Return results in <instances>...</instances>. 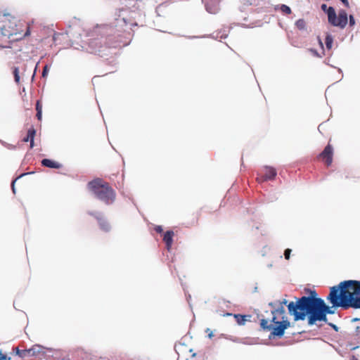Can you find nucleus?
Masks as SVG:
<instances>
[{
  "instance_id": "f257e3e1",
  "label": "nucleus",
  "mask_w": 360,
  "mask_h": 360,
  "mask_svg": "<svg viewBox=\"0 0 360 360\" xmlns=\"http://www.w3.org/2000/svg\"><path fill=\"white\" fill-rule=\"evenodd\" d=\"M289 314L295 321L304 320L307 316L308 324L312 326L316 321L327 322V314H334L332 307L326 304L321 298L300 297L295 302L288 304Z\"/></svg>"
},
{
  "instance_id": "f03ea898",
  "label": "nucleus",
  "mask_w": 360,
  "mask_h": 360,
  "mask_svg": "<svg viewBox=\"0 0 360 360\" xmlns=\"http://www.w3.org/2000/svg\"><path fill=\"white\" fill-rule=\"evenodd\" d=\"M327 300L332 307L360 309V281L347 280L330 287Z\"/></svg>"
},
{
  "instance_id": "7ed1b4c3",
  "label": "nucleus",
  "mask_w": 360,
  "mask_h": 360,
  "mask_svg": "<svg viewBox=\"0 0 360 360\" xmlns=\"http://www.w3.org/2000/svg\"><path fill=\"white\" fill-rule=\"evenodd\" d=\"M270 323L268 320L262 319L260 326L265 330L271 331V336L281 338L285 330L290 327V323L285 316V310L283 307L273 311Z\"/></svg>"
},
{
  "instance_id": "20e7f679",
  "label": "nucleus",
  "mask_w": 360,
  "mask_h": 360,
  "mask_svg": "<svg viewBox=\"0 0 360 360\" xmlns=\"http://www.w3.org/2000/svg\"><path fill=\"white\" fill-rule=\"evenodd\" d=\"M88 187L97 198L107 205L112 203L115 200V190L108 183L101 179H96L89 182Z\"/></svg>"
},
{
  "instance_id": "39448f33",
  "label": "nucleus",
  "mask_w": 360,
  "mask_h": 360,
  "mask_svg": "<svg viewBox=\"0 0 360 360\" xmlns=\"http://www.w3.org/2000/svg\"><path fill=\"white\" fill-rule=\"evenodd\" d=\"M60 354L61 352L60 351L46 349L39 345H34L29 349H24V356H33L37 359L50 356L58 359Z\"/></svg>"
},
{
  "instance_id": "423d86ee",
  "label": "nucleus",
  "mask_w": 360,
  "mask_h": 360,
  "mask_svg": "<svg viewBox=\"0 0 360 360\" xmlns=\"http://www.w3.org/2000/svg\"><path fill=\"white\" fill-rule=\"evenodd\" d=\"M328 20L330 24L333 26L345 28L347 24V13L345 10H340L337 17L335 9L330 6L327 10Z\"/></svg>"
},
{
  "instance_id": "0eeeda50",
  "label": "nucleus",
  "mask_w": 360,
  "mask_h": 360,
  "mask_svg": "<svg viewBox=\"0 0 360 360\" xmlns=\"http://www.w3.org/2000/svg\"><path fill=\"white\" fill-rule=\"evenodd\" d=\"M124 34L114 32L103 37V43L106 48V52L110 49H117L124 46L127 42L124 40Z\"/></svg>"
},
{
  "instance_id": "6e6552de",
  "label": "nucleus",
  "mask_w": 360,
  "mask_h": 360,
  "mask_svg": "<svg viewBox=\"0 0 360 360\" xmlns=\"http://www.w3.org/2000/svg\"><path fill=\"white\" fill-rule=\"evenodd\" d=\"M88 50L89 52L98 54L101 56H107L106 48L104 47L103 37L91 38L88 40Z\"/></svg>"
},
{
  "instance_id": "1a4fd4ad",
  "label": "nucleus",
  "mask_w": 360,
  "mask_h": 360,
  "mask_svg": "<svg viewBox=\"0 0 360 360\" xmlns=\"http://www.w3.org/2000/svg\"><path fill=\"white\" fill-rule=\"evenodd\" d=\"M3 15L9 16V20H8V22H5L4 25L6 26V29L7 30H11L12 31V32H10L11 34H8V35L0 34V46L6 47L7 46L4 45L2 42L3 41L6 42L7 41V39H10L13 35H16L18 34L17 33L18 20L14 15H12L11 13H4ZM0 16H2V15H0Z\"/></svg>"
},
{
  "instance_id": "9d476101",
  "label": "nucleus",
  "mask_w": 360,
  "mask_h": 360,
  "mask_svg": "<svg viewBox=\"0 0 360 360\" xmlns=\"http://www.w3.org/2000/svg\"><path fill=\"white\" fill-rule=\"evenodd\" d=\"M319 157L325 162L327 167L331 165L333 157V148L330 143H328Z\"/></svg>"
},
{
  "instance_id": "9b49d317",
  "label": "nucleus",
  "mask_w": 360,
  "mask_h": 360,
  "mask_svg": "<svg viewBox=\"0 0 360 360\" xmlns=\"http://www.w3.org/2000/svg\"><path fill=\"white\" fill-rule=\"evenodd\" d=\"M264 173L261 177H257V180L258 182H263L267 180H273L276 177L277 172L274 167L266 166L264 168Z\"/></svg>"
},
{
  "instance_id": "f8f14e48",
  "label": "nucleus",
  "mask_w": 360,
  "mask_h": 360,
  "mask_svg": "<svg viewBox=\"0 0 360 360\" xmlns=\"http://www.w3.org/2000/svg\"><path fill=\"white\" fill-rule=\"evenodd\" d=\"M89 214L96 219L101 230L105 232L110 231V226L102 214L98 212H89Z\"/></svg>"
},
{
  "instance_id": "ddd939ff",
  "label": "nucleus",
  "mask_w": 360,
  "mask_h": 360,
  "mask_svg": "<svg viewBox=\"0 0 360 360\" xmlns=\"http://www.w3.org/2000/svg\"><path fill=\"white\" fill-rule=\"evenodd\" d=\"M205 8L207 12L212 14H216L219 11V4L217 0H210L205 4Z\"/></svg>"
},
{
  "instance_id": "4468645a",
  "label": "nucleus",
  "mask_w": 360,
  "mask_h": 360,
  "mask_svg": "<svg viewBox=\"0 0 360 360\" xmlns=\"http://www.w3.org/2000/svg\"><path fill=\"white\" fill-rule=\"evenodd\" d=\"M8 43V47L11 49L14 53L21 51L22 42L20 37L10 39Z\"/></svg>"
},
{
  "instance_id": "2eb2a0df",
  "label": "nucleus",
  "mask_w": 360,
  "mask_h": 360,
  "mask_svg": "<svg viewBox=\"0 0 360 360\" xmlns=\"http://www.w3.org/2000/svg\"><path fill=\"white\" fill-rule=\"evenodd\" d=\"M174 236V233L172 231H167L165 233L163 237V241L166 244V248L167 250H170L172 243H173V237Z\"/></svg>"
},
{
  "instance_id": "dca6fc26",
  "label": "nucleus",
  "mask_w": 360,
  "mask_h": 360,
  "mask_svg": "<svg viewBox=\"0 0 360 360\" xmlns=\"http://www.w3.org/2000/svg\"><path fill=\"white\" fill-rule=\"evenodd\" d=\"M9 20V16L8 15H2L0 16V34L3 35H8L11 34V32H12L11 30H6V26L4 25L5 22H8Z\"/></svg>"
},
{
  "instance_id": "f3484780",
  "label": "nucleus",
  "mask_w": 360,
  "mask_h": 360,
  "mask_svg": "<svg viewBox=\"0 0 360 360\" xmlns=\"http://www.w3.org/2000/svg\"><path fill=\"white\" fill-rule=\"evenodd\" d=\"M35 135H36V130L34 129V128L33 127H32L27 131V137L24 138V142H27V141L30 142V148H33L34 145V139Z\"/></svg>"
},
{
  "instance_id": "a211bd4d",
  "label": "nucleus",
  "mask_w": 360,
  "mask_h": 360,
  "mask_svg": "<svg viewBox=\"0 0 360 360\" xmlns=\"http://www.w3.org/2000/svg\"><path fill=\"white\" fill-rule=\"evenodd\" d=\"M41 165L44 167L55 169H59L61 167L60 163L54 162L49 159H43L41 161Z\"/></svg>"
},
{
  "instance_id": "6ab92c4d",
  "label": "nucleus",
  "mask_w": 360,
  "mask_h": 360,
  "mask_svg": "<svg viewBox=\"0 0 360 360\" xmlns=\"http://www.w3.org/2000/svg\"><path fill=\"white\" fill-rule=\"evenodd\" d=\"M34 21L32 20L31 22H27V29L25 32L24 33V38L30 36L31 33L34 31Z\"/></svg>"
},
{
  "instance_id": "aec40b11",
  "label": "nucleus",
  "mask_w": 360,
  "mask_h": 360,
  "mask_svg": "<svg viewBox=\"0 0 360 360\" xmlns=\"http://www.w3.org/2000/svg\"><path fill=\"white\" fill-rule=\"evenodd\" d=\"M36 110H37L36 116L39 120H41V117H42V105L41 104V102L39 101H37Z\"/></svg>"
},
{
  "instance_id": "412c9836",
  "label": "nucleus",
  "mask_w": 360,
  "mask_h": 360,
  "mask_svg": "<svg viewBox=\"0 0 360 360\" xmlns=\"http://www.w3.org/2000/svg\"><path fill=\"white\" fill-rule=\"evenodd\" d=\"M333 43V37L330 34H328L325 39V44H326V48L328 50H330L332 49Z\"/></svg>"
},
{
  "instance_id": "4be33fe9",
  "label": "nucleus",
  "mask_w": 360,
  "mask_h": 360,
  "mask_svg": "<svg viewBox=\"0 0 360 360\" xmlns=\"http://www.w3.org/2000/svg\"><path fill=\"white\" fill-rule=\"evenodd\" d=\"M234 317L239 325L245 324V321H247L246 316L245 315L235 314Z\"/></svg>"
},
{
  "instance_id": "5701e85b",
  "label": "nucleus",
  "mask_w": 360,
  "mask_h": 360,
  "mask_svg": "<svg viewBox=\"0 0 360 360\" xmlns=\"http://www.w3.org/2000/svg\"><path fill=\"white\" fill-rule=\"evenodd\" d=\"M295 26L300 30H304L306 27V22L304 19H299L295 22Z\"/></svg>"
},
{
  "instance_id": "b1692460",
  "label": "nucleus",
  "mask_w": 360,
  "mask_h": 360,
  "mask_svg": "<svg viewBox=\"0 0 360 360\" xmlns=\"http://www.w3.org/2000/svg\"><path fill=\"white\" fill-rule=\"evenodd\" d=\"M278 6H279L281 11L285 14L289 15L292 13L290 8L289 6H288L287 5L282 4Z\"/></svg>"
},
{
  "instance_id": "393cba45",
  "label": "nucleus",
  "mask_w": 360,
  "mask_h": 360,
  "mask_svg": "<svg viewBox=\"0 0 360 360\" xmlns=\"http://www.w3.org/2000/svg\"><path fill=\"white\" fill-rule=\"evenodd\" d=\"M13 74L14 76V79L15 82L19 83L20 82V75H19V68H14L13 70Z\"/></svg>"
},
{
  "instance_id": "a878e982",
  "label": "nucleus",
  "mask_w": 360,
  "mask_h": 360,
  "mask_svg": "<svg viewBox=\"0 0 360 360\" xmlns=\"http://www.w3.org/2000/svg\"><path fill=\"white\" fill-rule=\"evenodd\" d=\"M22 176V174H20L18 176H17L13 181H12V184H11V188H12V191H13V194H15L16 193V191H15V183L16 181L20 179L21 177Z\"/></svg>"
},
{
  "instance_id": "bb28decb",
  "label": "nucleus",
  "mask_w": 360,
  "mask_h": 360,
  "mask_svg": "<svg viewBox=\"0 0 360 360\" xmlns=\"http://www.w3.org/2000/svg\"><path fill=\"white\" fill-rule=\"evenodd\" d=\"M290 253H291V250L290 249H286L284 252V256H285V258L286 259H290Z\"/></svg>"
},
{
  "instance_id": "cd10ccee",
  "label": "nucleus",
  "mask_w": 360,
  "mask_h": 360,
  "mask_svg": "<svg viewBox=\"0 0 360 360\" xmlns=\"http://www.w3.org/2000/svg\"><path fill=\"white\" fill-rule=\"evenodd\" d=\"M316 295H317V294H316V291H315V290H311V291L310 292V296H303L302 297H310V298H311H311H312V297H313V298L314 297V298H317V297H316Z\"/></svg>"
},
{
  "instance_id": "c85d7f7f",
  "label": "nucleus",
  "mask_w": 360,
  "mask_h": 360,
  "mask_svg": "<svg viewBox=\"0 0 360 360\" xmlns=\"http://www.w3.org/2000/svg\"><path fill=\"white\" fill-rule=\"evenodd\" d=\"M0 360H11V357H8L6 354H4L0 351Z\"/></svg>"
},
{
  "instance_id": "c756f323",
  "label": "nucleus",
  "mask_w": 360,
  "mask_h": 360,
  "mask_svg": "<svg viewBox=\"0 0 360 360\" xmlns=\"http://www.w3.org/2000/svg\"><path fill=\"white\" fill-rule=\"evenodd\" d=\"M355 25V20L353 15H349V25L353 26Z\"/></svg>"
},
{
  "instance_id": "7c9ffc66",
  "label": "nucleus",
  "mask_w": 360,
  "mask_h": 360,
  "mask_svg": "<svg viewBox=\"0 0 360 360\" xmlns=\"http://www.w3.org/2000/svg\"><path fill=\"white\" fill-rule=\"evenodd\" d=\"M155 231L157 232V233H162L163 229H162V227L161 226H156L155 227Z\"/></svg>"
},
{
  "instance_id": "2f4dec72",
  "label": "nucleus",
  "mask_w": 360,
  "mask_h": 360,
  "mask_svg": "<svg viewBox=\"0 0 360 360\" xmlns=\"http://www.w3.org/2000/svg\"><path fill=\"white\" fill-rule=\"evenodd\" d=\"M47 72H48V67H47V65H46L44 68V70H43V72H42V76L45 77V75L47 74Z\"/></svg>"
},
{
  "instance_id": "473e14b6",
  "label": "nucleus",
  "mask_w": 360,
  "mask_h": 360,
  "mask_svg": "<svg viewBox=\"0 0 360 360\" xmlns=\"http://www.w3.org/2000/svg\"><path fill=\"white\" fill-rule=\"evenodd\" d=\"M342 4L347 8L349 7V1L347 0H340Z\"/></svg>"
},
{
  "instance_id": "72a5a7b5",
  "label": "nucleus",
  "mask_w": 360,
  "mask_h": 360,
  "mask_svg": "<svg viewBox=\"0 0 360 360\" xmlns=\"http://www.w3.org/2000/svg\"><path fill=\"white\" fill-rule=\"evenodd\" d=\"M328 324H329V326H331V327H332L335 330L338 331V326H337L336 325H335V324H333V323H328Z\"/></svg>"
},
{
  "instance_id": "f704fd0d",
  "label": "nucleus",
  "mask_w": 360,
  "mask_h": 360,
  "mask_svg": "<svg viewBox=\"0 0 360 360\" xmlns=\"http://www.w3.org/2000/svg\"><path fill=\"white\" fill-rule=\"evenodd\" d=\"M287 304V300H283L281 302V307H283V304Z\"/></svg>"
},
{
  "instance_id": "c9c22d12",
  "label": "nucleus",
  "mask_w": 360,
  "mask_h": 360,
  "mask_svg": "<svg viewBox=\"0 0 360 360\" xmlns=\"http://www.w3.org/2000/svg\"><path fill=\"white\" fill-rule=\"evenodd\" d=\"M326 8H327V6H326V4H323V5L321 6V8H322L323 10H324V11L326 9Z\"/></svg>"
},
{
  "instance_id": "e433bc0d",
  "label": "nucleus",
  "mask_w": 360,
  "mask_h": 360,
  "mask_svg": "<svg viewBox=\"0 0 360 360\" xmlns=\"http://www.w3.org/2000/svg\"><path fill=\"white\" fill-rule=\"evenodd\" d=\"M16 352L18 354L20 355V350L18 349V347L16 348Z\"/></svg>"
},
{
  "instance_id": "4c0bfd02",
  "label": "nucleus",
  "mask_w": 360,
  "mask_h": 360,
  "mask_svg": "<svg viewBox=\"0 0 360 360\" xmlns=\"http://www.w3.org/2000/svg\"><path fill=\"white\" fill-rule=\"evenodd\" d=\"M319 44L321 45V46L323 48V43L320 39H319Z\"/></svg>"
},
{
  "instance_id": "58836bf2",
  "label": "nucleus",
  "mask_w": 360,
  "mask_h": 360,
  "mask_svg": "<svg viewBox=\"0 0 360 360\" xmlns=\"http://www.w3.org/2000/svg\"><path fill=\"white\" fill-rule=\"evenodd\" d=\"M196 215H197L196 217H197V221H198V218H199V217H200V214H199V213H197V214H196Z\"/></svg>"
},
{
  "instance_id": "ea45409f",
  "label": "nucleus",
  "mask_w": 360,
  "mask_h": 360,
  "mask_svg": "<svg viewBox=\"0 0 360 360\" xmlns=\"http://www.w3.org/2000/svg\"><path fill=\"white\" fill-rule=\"evenodd\" d=\"M313 52L314 53V54H315L316 56H319L318 55V53H317V52H316V51H314Z\"/></svg>"
},
{
  "instance_id": "a19ab883",
  "label": "nucleus",
  "mask_w": 360,
  "mask_h": 360,
  "mask_svg": "<svg viewBox=\"0 0 360 360\" xmlns=\"http://www.w3.org/2000/svg\"><path fill=\"white\" fill-rule=\"evenodd\" d=\"M352 360H358L355 356H353V359Z\"/></svg>"
},
{
  "instance_id": "79ce46f5",
  "label": "nucleus",
  "mask_w": 360,
  "mask_h": 360,
  "mask_svg": "<svg viewBox=\"0 0 360 360\" xmlns=\"http://www.w3.org/2000/svg\"><path fill=\"white\" fill-rule=\"evenodd\" d=\"M35 41H39V39H35Z\"/></svg>"
}]
</instances>
